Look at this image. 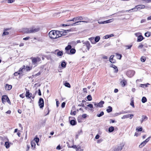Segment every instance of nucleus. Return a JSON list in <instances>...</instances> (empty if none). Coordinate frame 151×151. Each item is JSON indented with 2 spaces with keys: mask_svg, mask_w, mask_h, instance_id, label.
Returning <instances> with one entry per match:
<instances>
[{
  "mask_svg": "<svg viewBox=\"0 0 151 151\" xmlns=\"http://www.w3.org/2000/svg\"><path fill=\"white\" fill-rule=\"evenodd\" d=\"M66 32H65L54 30H52L49 32V36L51 38L56 39L66 35Z\"/></svg>",
  "mask_w": 151,
  "mask_h": 151,
  "instance_id": "1",
  "label": "nucleus"
},
{
  "mask_svg": "<svg viewBox=\"0 0 151 151\" xmlns=\"http://www.w3.org/2000/svg\"><path fill=\"white\" fill-rule=\"evenodd\" d=\"M40 30V29L38 27H33L29 28H24L23 31L26 33H32L37 32Z\"/></svg>",
  "mask_w": 151,
  "mask_h": 151,
  "instance_id": "2",
  "label": "nucleus"
},
{
  "mask_svg": "<svg viewBox=\"0 0 151 151\" xmlns=\"http://www.w3.org/2000/svg\"><path fill=\"white\" fill-rule=\"evenodd\" d=\"M81 42H83V44H84L82 48V50H83V48L86 47L87 49V50H88L91 47L90 44L89 42L88 41H86L84 42V40H82L81 41L80 40H78L77 41V43H81Z\"/></svg>",
  "mask_w": 151,
  "mask_h": 151,
  "instance_id": "3",
  "label": "nucleus"
},
{
  "mask_svg": "<svg viewBox=\"0 0 151 151\" xmlns=\"http://www.w3.org/2000/svg\"><path fill=\"white\" fill-rule=\"evenodd\" d=\"M125 144L124 142H122L118 145L114 149V151H120L124 146Z\"/></svg>",
  "mask_w": 151,
  "mask_h": 151,
  "instance_id": "4",
  "label": "nucleus"
},
{
  "mask_svg": "<svg viewBox=\"0 0 151 151\" xmlns=\"http://www.w3.org/2000/svg\"><path fill=\"white\" fill-rule=\"evenodd\" d=\"M2 102L3 103H4L6 102V101L9 104H11V102L8 97L6 95H4L2 96L1 99Z\"/></svg>",
  "mask_w": 151,
  "mask_h": 151,
  "instance_id": "5",
  "label": "nucleus"
},
{
  "mask_svg": "<svg viewBox=\"0 0 151 151\" xmlns=\"http://www.w3.org/2000/svg\"><path fill=\"white\" fill-rule=\"evenodd\" d=\"M145 7V5L142 4H140L134 7V9L136 11H137L138 10H140L141 9H144Z\"/></svg>",
  "mask_w": 151,
  "mask_h": 151,
  "instance_id": "6",
  "label": "nucleus"
},
{
  "mask_svg": "<svg viewBox=\"0 0 151 151\" xmlns=\"http://www.w3.org/2000/svg\"><path fill=\"white\" fill-rule=\"evenodd\" d=\"M39 105L40 108H42L44 106V102L43 99L40 98V99L38 101Z\"/></svg>",
  "mask_w": 151,
  "mask_h": 151,
  "instance_id": "7",
  "label": "nucleus"
},
{
  "mask_svg": "<svg viewBox=\"0 0 151 151\" xmlns=\"http://www.w3.org/2000/svg\"><path fill=\"white\" fill-rule=\"evenodd\" d=\"M133 116L134 115L133 114H127L124 115L122 117L121 119H125L126 118H130V119H131Z\"/></svg>",
  "mask_w": 151,
  "mask_h": 151,
  "instance_id": "8",
  "label": "nucleus"
},
{
  "mask_svg": "<svg viewBox=\"0 0 151 151\" xmlns=\"http://www.w3.org/2000/svg\"><path fill=\"white\" fill-rule=\"evenodd\" d=\"M83 20V17L81 16L76 17L74 18L73 19L69 20V21H76L77 20Z\"/></svg>",
  "mask_w": 151,
  "mask_h": 151,
  "instance_id": "9",
  "label": "nucleus"
},
{
  "mask_svg": "<svg viewBox=\"0 0 151 151\" xmlns=\"http://www.w3.org/2000/svg\"><path fill=\"white\" fill-rule=\"evenodd\" d=\"M40 60V58L38 57L33 58L32 60V63L34 65H36L37 63V62L39 61Z\"/></svg>",
  "mask_w": 151,
  "mask_h": 151,
  "instance_id": "10",
  "label": "nucleus"
},
{
  "mask_svg": "<svg viewBox=\"0 0 151 151\" xmlns=\"http://www.w3.org/2000/svg\"><path fill=\"white\" fill-rule=\"evenodd\" d=\"M135 71L134 70H129L127 73V75L129 77L133 76L135 74Z\"/></svg>",
  "mask_w": 151,
  "mask_h": 151,
  "instance_id": "11",
  "label": "nucleus"
},
{
  "mask_svg": "<svg viewBox=\"0 0 151 151\" xmlns=\"http://www.w3.org/2000/svg\"><path fill=\"white\" fill-rule=\"evenodd\" d=\"M25 69V66L24 65L22 68H20L18 72H15L14 74L15 76H17L18 75H19L21 73V72H22L23 70H24Z\"/></svg>",
  "mask_w": 151,
  "mask_h": 151,
  "instance_id": "12",
  "label": "nucleus"
},
{
  "mask_svg": "<svg viewBox=\"0 0 151 151\" xmlns=\"http://www.w3.org/2000/svg\"><path fill=\"white\" fill-rule=\"evenodd\" d=\"M32 94L29 93V90L26 91V97H28L29 98H32V99H34L35 96H32Z\"/></svg>",
  "mask_w": 151,
  "mask_h": 151,
  "instance_id": "13",
  "label": "nucleus"
},
{
  "mask_svg": "<svg viewBox=\"0 0 151 151\" xmlns=\"http://www.w3.org/2000/svg\"><path fill=\"white\" fill-rule=\"evenodd\" d=\"M12 88V85H9L8 84H6L4 87V88L6 91H9Z\"/></svg>",
  "mask_w": 151,
  "mask_h": 151,
  "instance_id": "14",
  "label": "nucleus"
},
{
  "mask_svg": "<svg viewBox=\"0 0 151 151\" xmlns=\"http://www.w3.org/2000/svg\"><path fill=\"white\" fill-rule=\"evenodd\" d=\"M6 140H7L8 141H6L5 142L4 146L6 149H8L10 147V145L12 144L11 143H9V142L8 139H7Z\"/></svg>",
  "mask_w": 151,
  "mask_h": 151,
  "instance_id": "15",
  "label": "nucleus"
},
{
  "mask_svg": "<svg viewBox=\"0 0 151 151\" xmlns=\"http://www.w3.org/2000/svg\"><path fill=\"white\" fill-rule=\"evenodd\" d=\"M127 83V80L125 79H124L121 81L120 83L123 87H124L126 85Z\"/></svg>",
  "mask_w": 151,
  "mask_h": 151,
  "instance_id": "16",
  "label": "nucleus"
},
{
  "mask_svg": "<svg viewBox=\"0 0 151 151\" xmlns=\"http://www.w3.org/2000/svg\"><path fill=\"white\" fill-rule=\"evenodd\" d=\"M76 50L74 49H71L68 52V54H73L75 53Z\"/></svg>",
  "mask_w": 151,
  "mask_h": 151,
  "instance_id": "17",
  "label": "nucleus"
},
{
  "mask_svg": "<svg viewBox=\"0 0 151 151\" xmlns=\"http://www.w3.org/2000/svg\"><path fill=\"white\" fill-rule=\"evenodd\" d=\"M145 47H147L146 45H143L142 43H140L138 46V48L139 49H142Z\"/></svg>",
  "mask_w": 151,
  "mask_h": 151,
  "instance_id": "18",
  "label": "nucleus"
},
{
  "mask_svg": "<svg viewBox=\"0 0 151 151\" xmlns=\"http://www.w3.org/2000/svg\"><path fill=\"white\" fill-rule=\"evenodd\" d=\"M71 46L70 45H68L65 48L66 52L68 54V52L69 51V50L71 49Z\"/></svg>",
  "mask_w": 151,
  "mask_h": 151,
  "instance_id": "19",
  "label": "nucleus"
},
{
  "mask_svg": "<svg viewBox=\"0 0 151 151\" xmlns=\"http://www.w3.org/2000/svg\"><path fill=\"white\" fill-rule=\"evenodd\" d=\"M110 67L114 68V69L115 70L114 72H115L117 73L118 71V70L116 66L115 65L111 64L110 65Z\"/></svg>",
  "mask_w": 151,
  "mask_h": 151,
  "instance_id": "20",
  "label": "nucleus"
},
{
  "mask_svg": "<svg viewBox=\"0 0 151 151\" xmlns=\"http://www.w3.org/2000/svg\"><path fill=\"white\" fill-rule=\"evenodd\" d=\"M104 104V102L103 101H101L99 103H98V107H102L103 106V104Z\"/></svg>",
  "mask_w": 151,
  "mask_h": 151,
  "instance_id": "21",
  "label": "nucleus"
},
{
  "mask_svg": "<svg viewBox=\"0 0 151 151\" xmlns=\"http://www.w3.org/2000/svg\"><path fill=\"white\" fill-rule=\"evenodd\" d=\"M113 36H114V35L113 34H111L110 35H106L104 36L103 37V38L104 39H107L109 38L110 37H113Z\"/></svg>",
  "mask_w": 151,
  "mask_h": 151,
  "instance_id": "22",
  "label": "nucleus"
},
{
  "mask_svg": "<svg viewBox=\"0 0 151 151\" xmlns=\"http://www.w3.org/2000/svg\"><path fill=\"white\" fill-rule=\"evenodd\" d=\"M86 22V23H87L88 22L86 21H78L77 22L75 23H74L72 24V26H75L76 25L78 24H77V23H79V22Z\"/></svg>",
  "mask_w": 151,
  "mask_h": 151,
  "instance_id": "23",
  "label": "nucleus"
},
{
  "mask_svg": "<svg viewBox=\"0 0 151 151\" xmlns=\"http://www.w3.org/2000/svg\"><path fill=\"white\" fill-rule=\"evenodd\" d=\"M143 39V37L141 35H139L137 38V41L138 42L142 41Z\"/></svg>",
  "mask_w": 151,
  "mask_h": 151,
  "instance_id": "24",
  "label": "nucleus"
},
{
  "mask_svg": "<svg viewBox=\"0 0 151 151\" xmlns=\"http://www.w3.org/2000/svg\"><path fill=\"white\" fill-rule=\"evenodd\" d=\"M114 20L113 19H111L104 21V24L112 22Z\"/></svg>",
  "mask_w": 151,
  "mask_h": 151,
  "instance_id": "25",
  "label": "nucleus"
},
{
  "mask_svg": "<svg viewBox=\"0 0 151 151\" xmlns=\"http://www.w3.org/2000/svg\"><path fill=\"white\" fill-rule=\"evenodd\" d=\"M70 124L72 125H74L76 124V122L75 120H72L70 121Z\"/></svg>",
  "mask_w": 151,
  "mask_h": 151,
  "instance_id": "26",
  "label": "nucleus"
},
{
  "mask_svg": "<svg viewBox=\"0 0 151 151\" xmlns=\"http://www.w3.org/2000/svg\"><path fill=\"white\" fill-rule=\"evenodd\" d=\"M76 151H83V147L80 146H78L76 150Z\"/></svg>",
  "mask_w": 151,
  "mask_h": 151,
  "instance_id": "27",
  "label": "nucleus"
},
{
  "mask_svg": "<svg viewBox=\"0 0 151 151\" xmlns=\"http://www.w3.org/2000/svg\"><path fill=\"white\" fill-rule=\"evenodd\" d=\"M100 38L99 36H97L95 38V43L96 42H98L100 40Z\"/></svg>",
  "mask_w": 151,
  "mask_h": 151,
  "instance_id": "28",
  "label": "nucleus"
},
{
  "mask_svg": "<svg viewBox=\"0 0 151 151\" xmlns=\"http://www.w3.org/2000/svg\"><path fill=\"white\" fill-rule=\"evenodd\" d=\"M134 9V7L130 10H126V12H137V11H135V9Z\"/></svg>",
  "mask_w": 151,
  "mask_h": 151,
  "instance_id": "29",
  "label": "nucleus"
},
{
  "mask_svg": "<svg viewBox=\"0 0 151 151\" xmlns=\"http://www.w3.org/2000/svg\"><path fill=\"white\" fill-rule=\"evenodd\" d=\"M36 144L35 141H32L31 142V147L33 148H35Z\"/></svg>",
  "mask_w": 151,
  "mask_h": 151,
  "instance_id": "30",
  "label": "nucleus"
},
{
  "mask_svg": "<svg viewBox=\"0 0 151 151\" xmlns=\"http://www.w3.org/2000/svg\"><path fill=\"white\" fill-rule=\"evenodd\" d=\"M106 111L108 113L112 111V108L110 106L108 107V109H106Z\"/></svg>",
  "mask_w": 151,
  "mask_h": 151,
  "instance_id": "31",
  "label": "nucleus"
},
{
  "mask_svg": "<svg viewBox=\"0 0 151 151\" xmlns=\"http://www.w3.org/2000/svg\"><path fill=\"white\" fill-rule=\"evenodd\" d=\"M147 101V99L145 97H143L142 99V101L143 103H145Z\"/></svg>",
  "mask_w": 151,
  "mask_h": 151,
  "instance_id": "32",
  "label": "nucleus"
},
{
  "mask_svg": "<svg viewBox=\"0 0 151 151\" xmlns=\"http://www.w3.org/2000/svg\"><path fill=\"white\" fill-rule=\"evenodd\" d=\"M114 127L111 126L110 127L109 129V132H111L114 131Z\"/></svg>",
  "mask_w": 151,
  "mask_h": 151,
  "instance_id": "33",
  "label": "nucleus"
},
{
  "mask_svg": "<svg viewBox=\"0 0 151 151\" xmlns=\"http://www.w3.org/2000/svg\"><path fill=\"white\" fill-rule=\"evenodd\" d=\"M32 141H35V142H36L37 144V145H38V142L39 141V139L38 138H35L34 139V140H33Z\"/></svg>",
  "mask_w": 151,
  "mask_h": 151,
  "instance_id": "34",
  "label": "nucleus"
},
{
  "mask_svg": "<svg viewBox=\"0 0 151 151\" xmlns=\"http://www.w3.org/2000/svg\"><path fill=\"white\" fill-rule=\"evenodd\" d=\"M146 143H145L144 141L142 142V143H141L140 145L139 146V148H142L145 145H146Z\"/></svg>",
  "mask_w": 151,
  "mask_h": 151,
  "instance_id": "35",
  "label": "nucleus"
},
{
  "mask_svg": "<svg viewBox=\"0 0 151 151\" xmlns=\"http://www.w3.org/2000/svg\"><path fill=\"white\" fill-rule=\"evenodd\" d=\"M66 65V63L64 61H63L61 64V66L64 68H65V67Z\"/></svg>",
  "mask_w": 151,
  "mask_h": 151,
  "instance_id": "36",
  "label": "nucleus"
},
{
  "mask_svg": "<svg viewBox=\"0 0 151 151\" xmlns=\"http://www.w3.org/2000/svg\"><path fill=\"white\" fill-rule=\"evenodd\" d=\"M142 129V128L140 127H137L136 129V130L137 132L141 131Z\"/></svg>",
  "mask_w": 151,
  "mask_h": 151,
  "instance_id": "37",
  "label": "nucleus"
},
{
  "mask_svg": "<svg viewBox=\"0 0 151 151\" xmlns=\"http://www.w3.org/2000/svg\"><path fill=\"white\" fill-rule=\"evenodd\" d=\"M149 85V84L148 83H147V84H141L140 85V86L143 88L146 87L147 86V85Z\"/></svg>",
  "mask_w": 151,
  "mask_h": 151,
  "instance_id": "38",
  "label": "nucleus"
},
{
  "mask_svg": "<svg viewBox=\"0 0 151 151\" xmlns=\"http://www.w3.org/2000/svg\"><path fill=\"white\" fill-rule=\"evenodd\" d=\"M116 55L117 56V58L118 59H120L122 57V55L121 54H119L118 53H116Z\"/></svg>",
  "mask_w": 151,
  "mask_h": 151,
  "instance_id": "39",
  "label": "nucleus"
},
{
  "mask_svg": "<svg viewBox=\"0 0 151 151\" xmlns=\"http://www.w3.org/2000/svg\"><path fill=\"white\" fill-rule=\"evenodd\" d=\"M146 58L145 57L142 56L141 58V60L142 62H144L146 60Z\"/></svg>",
  "mask_w": 151,
  "mask_h": 151,
  "instance_id": "40",
  "label": "nucleus"
},
{
  "mask_svg": "<svg viewBox=\"0 0 151 151\" xmlns=\"http://www.w3.org/2000/svg\"><path fill=\"white\" fill-rule=\"evenodd\" d=\"M104 114V113L103 111H101V112L100 114H98L97 115V116L99 117H100Z\"/></svg>",
  "mask_w": 151,
  "mask_h": 151,
  "instance_id": "41",
  "label": "nucleus"
},
{
  "mask_svg": "<svg viewBox=\"0 0 151 151\" xmlns=\"http://www.w3.org/2000/svg\"><path fill=\"white\" fill-rule=\"evenodd\" d=\"M145 36L146 37H149L150 35V33L149 32H147L145 33Z\"/></svg>",
  "mask_w": 151,
  "mask_h": 151,
  "instance_id": "42",
  "label": "nucleus"
},
{
  "mask_svg": "<svg viewBox=\"0 0 151 151\" xmlns=\"http://www.w3.org/2000/svg\"><path fill=\"white\" fill-rule=\"evenodd\" d=\"M87 98L88 100L89 101H90L92 99V98L91 95H89L88 96Z\"/></svg>",
  "mask_w": 151,
  "mask_h": 151,
  "instance_id": "43",
  "label": "nucleus"
},
{
  "mask_svg": "<svg viewBox=\"0 0 151 151\" xmlns=\"http://www.w3.org/2000/svg\"><path fill=\"white\" fill-rule=\"evenodd\" d=\"M57 55L58 56H62L63 55V52L61 51H59L57 53Z\"/></svg>",
  "mask_w": 151,
  "mask_h": 151,
  "instance_id": "44",
  "label": "nucleus"
},
{
  "mask_svg": "<svg viewBox=\"0 0 151 151\" xmlns=\"http://www.w3.org/2000/svg\"><path fill=\"white\" fill-rule=\"evenodd\" d=\"M64 85L66 87H68V88H70V84L68 83H65L64 84Z\"/></svg>",
  "mask_w": 151,
  "mask_h": 151,
  "instance_id": "45",
  "label": "nucleus"
},
{
  "mask_svg": "<svg viewBox=\"0 0 151 151\" xmlns=\"http://www.w3.org/2000/svg\"><path fill=\"white\" fill-rule=\"evenodd\" d=\"M130 104L131 106H132L133 107H134V100H131Z\"/></svg>",
  "mask_w": 151,
  "mask_h": 151,
  "instance_id": "46",
  "label": "nucleus"
},
{
  "mask_svg": "<svg viewBox=\"0 0 151 151\" xmlns=\"http://www.w3.org/2000/svg\"><path fill=\"white\" fill-rule=\"evenodd\" d=\"M142 119L144 120V121H146L147 120V117L145 116H142Z\"/></svg>",
  "mask_w": 151,
  "mask_h": 151,
  "instance_id": "47",
  "label": "nucleus"
},
{
  "mask_svg": "<svg viewBox=\"0 0 151 151\" xmlns=\"http://www.w3.org/2000/svg\"><path fill=\"white\" fill-rule=\"evenodd\" d=\"M9 32H8L4 31L2 35L3 36L8 35L9 34Z\"/></svg>",
  "mask_w": 151,
  "mask_h": 151,
  "instance_id": "48",
  "label": "nucleus"
},
{
  "mask_svg": "<svg viewBox=\"0 0 151 151\" xmlns=\"http://www.w3.org/2000/svg\"><path fill=\"white\" fill-rule=\"evenodd\" d=\"M109 61L111 63H116V61L115 60L113 59H111Z\"/></svg>",
  "mask_w": 151,
  "mask_h": 151,
  "instance_id": "49",
  "label": "nucleus"
},
{
  "mask_svg": "<svg viewBox=\"0 0 151 151\" xmlns=\"http://www.w3.org/2000/svg\"><path fill=\"white\" fill-rule=\"evenodd\" d=\"M6 139L5 137H2L0 136V140H1L6 141Z\"/></svg>",
  "mask_w": 151,
  "mask_h": 151,
  "instance_id": "50",
  "label": "nucleus"
},
{
  "mask_svg": "<svg viewBox=\"0 0 151 151\" xmlns=\"http://www.w3.org/2000/svg\"><path fill=\"white\" fill-rule=\"evenodd\" d=\"M93 39H94V38L93 37H92L89 38V40H90L91 42L92 43L95 44V43H93V42H92V41L93 40Z\"/></svg>",
  "mask_w": 151,
  "mask_h": 151,
  "instance_id": "51",
  "label": "nucleus"
},
{
  "mask_svg": "<svg viewBox=\"0 0 151 151\" xmlns=\"http://www.w3.org/2000/svg\"><path fill=\"white\" fill-rule=\"evenodd\" d=\"M88 107H89L91 108H93V106L92 104H89L87 105Z\"/></svg>",
  "mask_w": 151,
  "mask_h": 151,
  "instance_id": "52",
  "label": "nucleus"
},
{
  "mask_svg": "<svg viewBox=\"0 0 151 151\" xmlns=\"http://www.w3.org/2000/svg\"><path fill=\"white\" fill-rule=\"evenodd\" d=\"M143 1H145L146 3H148L151 2V0H142Z\"/></svg>",
  "mask_w": 151,
  "mask_h": 151,
  "instance_id": "53",
  "label": "nucleus"
},
{
  "mask_svg": "<svg viewBox=\"0 0 151 151\" xmlns=\"http://www.w3.org/2000/svg\"><path fill=\"white\" fill-rule=\"evenodd\" d=\"M65 103L64 102H63L62 103V105H61V107L62 108H63L64 107H65Z\"/></svg>",
  "mask_w": 151,
  "mask_h": 151,
  "instance_id": "54",
  "label": "nucleus"
},
{
  "mask_svg": "<svg viewBox=\"0 0 151 151\" xmlns=\"http://www.w3.org/2000/svg\"><path fill=\"white\" fill-rule=\"evenodd\" d=\"M76 112L75 111H73V112H71L70 113V114L71 115H76Z\"/></svg>",
  "mask_w": 151,
  "mask_h": 151,
  "instance_id": "55",
  "label": "nucleus"
},
{
  "mask_svg": "<svg viewBox=\"0 0 151 151\" xmlns=\"http://www.w3.org/2000/svg\"><path fill=\"white\" fill-rule=\"evenodd\" d=\"M56 149L59 150L61 149V147L60 145H58L57 147H56Z\"/></svg>",
  "mask_w": 151,
  "mask_h": 151,
  "instance_id": "56",
  "label": "nucleus"
},
{
  "mask_svg": "<svg viewBox=\"0 0 151 151\" xmlns=\"http://www.w3.org/2000/svg\"><path fill=\"white\" fill-rule=\"evenodd\" d=\"M114 56V55H111L110 57L109 61L110 60L112 59H113V58Z\"/></svg>",
  "mask_w": 151,
  "mask_h": 151,
  "instance_id": "57",
  "label": "nucleus"
},
{
  "mask_svg": "<svg viewBox=\"0 0 151 151\" xmlns=\"http://www.w3.org/2000/svg\"><path fill=\"white\" fill-rule=\"evenodd\" d=\"M56 106L57 107H58L59 105V104H60V103L59 102V101H57V99H56Z\"/></svg>",
  "mask_w": 151,
  "mask_h": 151,
  "instance_id": "58",
  "label": "nucleus"
},
{
  "mask_svg": "<svg viewBox=\"0 0 151 151\" xmlns=\"http://www.w3.org/2000/svg\"><path fill=\"white\" fill-rule=\"evenodd\" d=\"M87 116V115L86 114H84L82 115V117L84 118H86Z\"/></svg>",
  "mask_w": 151,
  "mask_h": 151,
  "instance_id": "59",
  "label": "nucleus"
},
{
  "mask_svg": "<svg viewBox=\"0 0 151 151\" xmlns=\"http://www.w3.org/2000/svg\"><path fill=\"white\" fill-rule=\"evenodd\" d=\"M78 106H82V107H84V104H83V103H81V104H79L78 105Z\"/></svg>",
  "mask_w": 151,
  "mask_h": 151,
  "instance_id": "60",
  "label": "nucleus"
},
{
  "mask_svg": "<svg viewBox=\"0 0 151 151\" xmlns=\"http://www.w3.org/2000/svg\"><path fill=\"white\" fill-rule=\"evenodd\" d=\"M29 37H26L23 38V40H29Z\"/></svg>",
  "mask_w": 151,
  "mask_h": 151,
  "instance_id": "61",
  "label": "nucleus"
},
{
  "mask_svg": "<svg viewBox=\"0 0 151 151\" xmlns=\"http://www.w3.org/2000/svg\"><path fill=\"white\" fill-rule=\"evenodd\" d=\"M150 137H148L147 139L145 140V141L147 142L149 140H150Z\"/></svg>",
  "mask_w": 151,
  "mask_h": 151,
  "instance_id": "62",
  "label": "nucleus"
},
{
  "mask_svg": "<svg viewBox=\"0 0 151 151\" xmlns=\"http://www.w3.org/2000/svg\"><path fill=\"white\" fill-rule=\"evenodd\" d=\"M99 137V135L98 134H97L96 135L95 137V139H98Z\"/></svg>",
  "mask_w": 151,
  "mask_h": 151,
  "instance_id": "63",
  "label": "nucleus"
},
{
  "mask_svg": "<svg viewBox=\"0 0 151 151\" xmlns=\"http://www.w3.org/2000/svg\"><path fill=\"white\" fill-rule=\"evenodd\" d=\"M14 1L13 0H9L8 1V3H11Z\"/></svg>",
  "mask_w": 151,
  "mask_h": 151,
  "instance_id": "64",
  "label": "nucleus"
}]
</instances>
